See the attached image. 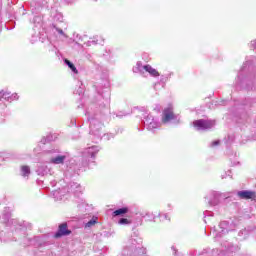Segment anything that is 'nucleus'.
<instances>
[{
  "instance_id": "1",
  "label": "nucleus",
  "mask_w": 256,
  "mask_h": 256,
  "mask_svg": "<svg viewBox=\"0 0 256 256\" xmlns=\"http://www.w3.org/2000/svg\"><path fill=\"white\" fill-rule=\"evenodd\" d=\"M193 125L197 131H209L215 127V120L199 119L194 121Z\"/></svg>"
},
{
  "instance_id": "2",
  "label": "nucleus",
  "mask_w": 256,
  "mask_h": 256,
  "mask_svg": "<svg viewBox=\"0 0 256 256\" xmlns=\"http://www.w3.org/2000/svg\"><path fill=\"white\" fill-rule=\"evenodd\" d=\"M73 232L69 229L67 222L58 225V230L54 234V239H61V237H69Z\"/></svg>"
},
{
  "instance_id": "3",
  "label": "nucleus",
  "mask_w": 256,
  "mask_h": 256,
  "mask_svg": "<svg viewBox=\"0 0 256 256\" xmlns=\"http://www.w3.org/2000/svg\"><path fill=\"white\" fill-rule=\"evenodd\" d=\"M123 253L124 255H129V256L145 255V248L143 247L137 248V246H127L126 248H124Z\"/></svg>"
},
{
  "instance_id": "4",
  "label": "nucleus",
  "mask_w": 256,
  "mask_h": 256,
  "mask_svg": "<svg viewBox=\"0 0 256 256\" xmlns=\"http://www.w3.org/2000/svg\"><path fill=\"white\" fill-rule=\"evenodd\" d=\"M174 119H177V116L173 113V108H165L163 110L162 123H169L170 121H174Z\"/></svg>"
},
{
  "instance_id": "5",
  "label": "nucleus",
  "mask_w": 256,
  "mask_h": 256,
  "mask_svg": "<svg viewBox=\"0 0 256 256\" xmlns=\"http://www.w3.org/2000/svg\"><path fill=\"white\" fill-rule=\"evenodd\" d=\"M102 127H103V124L99 120L91 119V121H90V132L93 135H99V133H101Z\"/></svg>"
},
{
  "instance_id": "6",
  "label": "nucleus",
  "mask_w": 256,
  "mask_h": 256,
  "mask_svg": "<svg viewBox=\"0 0 256 256\" xmlns=\"http://www.w3.org/2000/svg\"><path fill=\"white\" fill-rule=\"evenodd\" d=\"M237 195L239 199H254L255 192L251 190H242V191H238Z\"/></svg>"
},
{
  "instance_id": "7",
  "label": "nucleus",
  "mask_w": 256,
  "mask_h": 256,
  "mask_svg": "<svg viewBox=\"0 0 256 256\" xmlns=\"http://www.w3.org/2000/svg\"><path fill=\"white\" fill-rule=\"evenodd\" d=\"M65 159H67V156L57 155L56 157H52L50 159V163H52L53 165H63L65 163Z\"/></svg>"
},
{
  "instance_id": "8",
  "label": "nucleus",
  "mask_w": 256,
  "mask_h": 256,
  "mask_svg": "<svg viewBox=\"0 0 256 256\" xmlns=\"http://www.w3.org/2000/svg\"><path fill=\"white\" fill-rule=\"evenodd\" d=\"M97 153H99V147H97V146L89 147V148H87L86 157L95 159V157L97 156Z\"/></svg>"
},
{
  "instance_id": "9",
  "label": "nucleus",
  "mask_w": 256,
  "mask_h": 256,
  "mask_svg": "<svg viewBox=\"0 0 256 256\" xmlns=\"http://www.w3.org/2000/svg\"><path fill=\"white\" fill-rule=\"evenodd\" d=\"M145 123H146V125H147L149 131H153V129H157V127H158L157 122H155V120L152 119L151 116H147V117H146Z\"/></svg>"
},
{
  "instance_id": "10",
  "label": "nucleus",
  "mask_w": 256,
  "mask_h": 256,
  "mask_svg": "<svg viewBox=\"0 0 256 256\" xmlns=\"http://www.w3.org/2000/svg\"><path fill=\"white\" fill-rule=\"evenodd\" d=\"M129 213V208L128 207H122L117 210H115L112 213V217H123V215H127Z\"/></svg>"
},
{
  "instance_id": "11",
  "label": "nucleus",
  "mask_w": 256,
  "mask_h": 256,
  "mask_svg": "<svg viewBox=\"0 0 256 256\" xmlns=\"http://www.w3.org/2000/svg\"><path fill=\"white\" fill-rule=\"evenodd\" d=\"M143 69L149 73L152 77H159V72L151 67V65L147 64L143 66Z\"/></svg>"
},
{
  "instance_id": "12",
  "label": "nucleus",
  "mask_w": 256,
  "mask_h": 256,
  "mask_svg": "<svg viewBox=\"0 0 256 256\" xmlns=\"http://www.w3.org/2000/svg\"><path fill=\"white\" fill-rule=\"evenodd\" d=\"M64 63L65 65H67V67H69L72 73H74L75 75L79 74V70H77V67H75V64H73V62H71L69 59L65 58Z\"/></svg>"
},
{
  "instance_id": "13",
  "label": "nucleus",
  "mask_w": 256,
  "mask_h": 256,
  "mask_svg": "<svg viewBox=\"0 0 256 256\" xmlns=\"http://www.w3.org/2000/svg\"><path fill=\"white\" fill-rule=\"evenodd\" d=\"M219 227L221 229V233H229V231H231V227H229V223L227 221L220 222Z\"/></svg>"
},
{
  "instance_id": "14",
  "label": "nucleus",
  "mask_w": 256,
  "mask_h": 256,
  "mask_svg": "<svg viewBox=\"0 0 256 256\" xmlns=\"http://www.w3.org/2000/svg\"><path fill=\"white\" fill-rule=\"evenodd\" d=\"M227 253H237L239 251V246L233 245V244H228L226 247Z\"/></svg>"
},
{
  "instance_id": "15",
  "label": "nucleus",
  "mask_w": 256,
  "mask_h": 256,
  "mask_svg": "<svg viewBox=\"0 0 256 256\" xmlns=\"http://www.w3.org/2000/svg\"><path fill=\"white\" fill-rule=\"evenodd\" d=\"M213 197H214L213 200L208 201V204L210 205V207H215V205H219V196H217V193H214Z\"/></svg>"
},
{
  "instance_id": "16",
  "label": "nucleus",
  "mask_w": 256,
  "mask_h": 256,
  "mask_svg": "<svg viewBox=\"0 0 256 256\" xmlns=\"http://www.w3.org/2000/svg\"><path fill=\"white\" fill-rule=\"evenodd\" d=\"M0 93L3 95V97H4L5 99H7V101H10V100H13V99H19V97L17 96V94H13L12 96H7V95H10V94L7 93V92H3V90L0 91Z\"/></svg>"
},
{
  "instance_id": "17",
  "label": "nucleus",
  "mask_w": 256,
  "mask_h": 256,
  "mask_svg": "<svg viewBox=\"0 0 256 256\" xmlns=\"http://www.w3.org/2000/svg\"><path fill=\"white\" fill-rule=\"evenodd\" d=\"M22 175L23 177H29L31 175V168L29 166H22Z\"/></svg>"
},
{
  "instance_id": "18",
  "label": "nucleus",
  "mask_w": 256,
  "mask_h": 256,
  "mask_svg": "<svg viewBox=\"0 0 256 256\" xmlns=\"http://www.w3.org/2000/svg\"><path fill=\"white\" fill-rule=\"evenodd\" d=\"M118 223H119V225H129L131 223V221H129V219H127V218H120Z\"/></svg>"
},
{
  "instance_id": "19",
  "label": "nucleus",
  "mask_w": 256,
  "mask_h": 256,
  "mask_svg": "<svg viewBox=\"0 0 256 256\" xmlns=\"http://www.w3.org/2000/svg\"><path fill=\"white\" fill-rule=\"evenodd\" d=\"M97 223V218H92L90 221L86 223L85 227H93Z\"/></svg>"
},
{
  "instance_id": "20",
  "label": "nucleus",
  "mask_w": 256,
  "mask_h": 256,
  "mask_svg": "<svg viewBox=\"0 0 256 256\" xmlns=\"http://www.w3.org/2000/svg\"><path fill=\"white\" fill-rule=\"evenodd\" d=\"M51 141H53V136H47L46 138H43L41 140V143H43V145H45V143H49Z\"/></svg>"
},
{
  "instance_id": "21",
  "label": "nucleus",
  "mask_w": 256,
  "mask_h": 256,
  "mask_svg": "<svg viewBox=\"0 0 256 256\" xmlns=\"http://www.w3.org/2000/svg\"><path fill=\"white\" fill-rule=\"evenodd\" d=\"M92 45H97V40H92L87 42L88 47H91Z\"/></svg>"
},
{
  "instance_id": "22",
  "label": "nucleus",
  "mask_w": 256,
  "mask_h": 256,
  "mask_svg": "<svg viewBox=\"0 0 256 256\" xmlns=\"http://www.w3.org/2000/svg\"><path fill=\"white\" fill-rule=\"evenodd\" d=\"M56 31L59 33V35H65V32H63V29L56 28Z\"/></svg>"
},
{
  "instance_id": "23",
  "label": "nucleus",
  "mask_w": 256,
  "mask_h": 256,
  "mask_svg": "<svg viewBox=\"0 0 256 256\" xmlns=\"http://www.w3.org/2000/svg\"><path fill=\"white\" fill-rule=\"evenodd\" d=\"M220 141L219 140H215L212 142V147H217V145H219Z\"/></svg>"
},
{
  "instance_id": "24",
  "label": "nucleus",
  "mask_w": 256,
  "mask_h": 256,
  "mask_svg": "<svg viewBox=\"0 0 256 256\" xmlns=\"http://www.w3.org/2000/svg\"><path fill=\"white\" fill-rule=\"evenodd\" d=\"M10 214H4L5 221H9Z\"/></svg>"
},
{
  "instance_id": "25",
  "label": "nucleus",
  "mask_w": 256,
  "mask_h": 256,
  "mask_svg": "<svg viewBox=\"0 0 256 256\" xmlns=\"http://www.w3.org/2000/svg\"><path fill=\"white\" fill-rule=\"evenodd\" d=\"M155 111H158V113L161 111V108L159 105H157L155 108H154Z\"/></svg>"
},
{
  "instance_id": "26",
  "label": "nucleus",
  "mask_w": 256,
  "mask_h": 256,
  "mask_svg": "<svg viewBox=\"0 0 256 256\" xmlns=\"http://www.w3.org/2000/svg\"><path fill=\"white\" fill-rule=\"evenodd\" d=\"M42 170H43V168H39V169L37 170L38 175H43V173H41Z\"/></svg>"
},
{
  "instance_id": "27",
  "label": "nucleus",
  "mask_w": 256,
  "mask_h": 256,
  "mask_svg": "<svg viewBox=\"0 0 256 256\" xmlns=\"http://www.w3.org/2000/svg\"><path fill=\"white\" fill-rule=\"evenodd\" d=\"M252 46L254 49H256V40L254 41V43H252Z\"/></svg>"
},
{
  "instance_id": "28",
  "label": "nucleus",
  "mask_w": 256,
  "mask_h": 256,
  "mask_svg": "<svg viewBox=\"0 0 256 256\" xmlns=\"http://www.w3.org/2000/svg\"><path fill=\"white\" fill-rule=\"evenodd\" d=\"M173 251H175V255H177V250L175 249V246H172Z\"/></svg>"
},
{
  "instance_id": "29",
  "label": "nucleus",
  "mask_w": 256,
  "mask_h": 256,
  "mask_svg": "<svg viewBox=\"0 0 256 256\" xmlns=\"http://www.w3.org/2000/svg\"><path fill=\"white\" fill-rule=\"evenodd\" d=\"M247 89L248 90H253V86H248Z\"/></svg>"
},
{
  "instance_id": "30",
  "label": "nucleus",
  "mask_w": 256,
  "mask_h": 256,
  "mask_svg": "<svg viewBox=\"0 0 256 256\" xmlns=\"http://www.w3.org/2000/svg\"><path fill=\"white\" fill-rule=\"evenodd\" d=\"M137 65H138V67H139L140 63L138 62Z\"/></svg>"
},
{
  "instance_id": "31",
  "label": "nucleus",
  "mask_w": 256,
  "mask_h": 256,
  "mask_svg": "<svg viewBox=\"0 0 256 256\" xmlns=\"http://www.w3.org/2000/svg\"><path fill=\"white\" fill-rule=\"evenodd\" d=\"M165 219H167V215H165Z\"/></svg>"
}]
</instances>
